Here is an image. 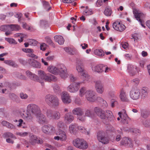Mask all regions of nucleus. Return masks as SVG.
<instances>
[{
	"label": "nucleus",
	"instance_id": "obj_55",
	"mask_svg": "<svg viewBox=\"0 0 150 150\" xmlns=\"http://www.w3.org/2000/svg\"><path fill=\"white\" fill-rule=\"evenodd\" d=\"M17 134L21 137H25L28 135V132H18L17 133Z\"/></svg>",
	"mask_w": 150,
	"mask_h": 150
},
{
	"label": "nucleus",
	"instance_id": "obj_21",
	"mask_svg": "<svg viewBox=\"0 0 150 150\" xmlns=\"http://www.w3.org/2000/svg\"><path fill=\"white\" fill-rule=\"evenodd\" d=\"M133 13L135 17L137 20L139 21L141 23V25L143 27L145 28L144 25L143 24L142 21L140 19L142 18L144 15L143 13L139 12L138 10H135L133 11Z\"/></svg>",
	"mask_w": 150,
	"mask_h": 150
},
{
	"label": "nucleus",
	"instance_id": "obj_64",
	"mask_svg": "<svg viewBox=\"0 0 150 150\" xmlns=\"http://www.w3.org/2000/svg\"><path fill=\"white\" fill-rule=\"evenodd\" d=\"M103 1L102 0H98L97 2V5L98 6H100L103 5Z\"/></svg>",
	"mask_w": 150,
	"mask_h": 150
},
{
	"label": "nucleus",
	"instance_id": "obj_33",
	"mask_svg": "<svg viewBox=\"0 0 150 150\" xmlns=\"http://www.w3.org/2000/svg\"><path fill=\"white\" fill-rule=\"evenodd\" d=\"M85 115L86 116L91 118H93L94 116V114L93 110H87L85 112Z\"/></svg>",
	"mask_w": 150,
	"mask_h": 150
},
{
	"label": "nucleus",
	"instance_id": "obj_15",
	"mask_svg": "<svg viewBox=\"0 0 150 150\" xmlns=\"http://www.w3.org/2000/svg\"><path fill=\"white\" fill-rule=\"evenodd\" d=\"M112 27L115 30L120 32L123 31L126 28L125 25L119 21L114 22L113 23Z\"/></svg>",
	"mask_w": 150,
	"mask_h": 150
},
{
	"label": "nucleus",
	"instance_id": "obj_9",
	"mask_svg": "<svg viewBox=\"0 0 150 150\" xmlns=\"http://www.w3.org/2000/svg\"><path fill=\"white\" fill-rule=\"evenodd\" d=\"M81 83L79 82H73L67 88V91L70 93H75L78 91Z\"/></svg>",
	"mask_w": 150,
	"mask_h": 150
},
{
	"label": "nucleus",
	"instance_id": "obj_29",
	"mask_svg": "<svg viewBox=\"0 0 150 150\" xmlns=\"http://www.w3.org/2000/svg\"><path fill=\"white\" fill-rule=\"evenodd\" d=\"M55 41L60 45H63L64 41L63 38L61 36L56 35L54 37Z\"/></svg>",
	"mask_w": 150,
	"mask_h": 150
},
{
	"label": "nucleus",
	"instance_id": "obj_11",
	"mask_svg": "<svg viewBox=\"0 0 150 150\" xmlns=\"http://www.w3.org/2000/svg\"><path fill=\"white\" fill-rule=\"evenodd\" d=\"M95 92L92 90H88L86 95L87 100L90 102H93L96 100Z\"/></svg>",
	"mask_w": 150,
	"mask_h": 150
},
{
	"label": "nucleus",
	"instance_id": "obj_40",
	"mask_svg": "<svg viewBox=\"0 0 150 150\" xmlns=\"http://www.w3.org/2000/svg\"><path fill=\"white\" fill-rule=\"evenodd\" d=\"M4 62L5 64H7L10 66H11L13 67H16L17 66V64H16L13 61L11 60H5L4 61Z\"/></svg>",
	"mask_w": 150,
	"mask_h": 150
},
{
	"label": "nucleus",
	"instance_id": "obj_23",
	"mask_svg": "<svg viewBox=\"0 0 150 150\" xmlns=\"http://www.w3.org/2000/svg\"><path fill=\"white\" fill-rule=\"evenodd\" d=\"M47 70L49 72L55 75H58L59 74L57 65L56 66L50 65L47 67Z\"/></svg>",
	"mask_w": 150,
	"mask_h": 150
},
{
	"label": "nucleus",
	"instance_id": "obj_5",
	"mask_svg": "<svg viewBox=\"0 0 150 150\" xmlns=\"http://www.w3.org/2000/svg\"><path fill=\"white\" fill-rule=\"evenodd\" d=\"M91 69L93 72L100 74L102 73L104 71L105 73H107L110 70V69L108 67H106V66L102 64L92 65Z\"/></svg>",
	"mask_w": 150,
	"mask_h": 150
},
{
	"label": "nucleus",
	"instance_id": "obj_18",
	"mask_svg": "<svg viewBox=\"0 0 150 150\" xmlns=\"http://www.w3.org/2000/svg\"><path fill=\"white\" fill-rule=\"evenodd\" d=\"M95 112L97 115L102 119H106V112L98 107L94 109Z\"/></svg>",
	"mask_w": 150,
	"mask_h": 150
},
{
	"label": "nucleus",
	"instance_id": "obj_48",
	"mask_svg": "<svg viewBox=\"0 0 150 150\" xmlns=\"http://www.w3.org/2000/svg\"><path fill=\"white\" fill-rule=\"evenodd\" d=\"M130 120V119L128 117H123L121 118V122L123 124H127Z\"/></svg>",
	"mask_w": 150,
	"mask_h": 150
},
{
	"label": "nucleus",
	"instance_id": "obj_35",
	"mask_svg": "<svg viewBox=\"0 0 150 150\" xmlns=\"http://www.w3.org/2000/svg\"><path fill=\"white\" fill-rule=\"evenodd\" d=\"M133 66L131 64H128L127 66V71L130 75L133 76L135 74V73L133 71Z\"/></svg>",
	"mask_w": 150,
	"mask_h": 150
},
{
	"label": "nucleus",
	"instance_id": "obj_7",
	"mask_svg": "<svg viewBox=\"0 0 150 150\" xmlns=\"http://www.w3.org/2000/svg\"><path fill=\"white\" fill-rule=\"evenodd\" d=\"M130 98L134 100H137L140 98V92L139 89L137 88H132L129 93Z\"/></svg>",
	"mask_w": 150,
	"mask_h": 150
},
{
	"label": "nucleus",
	"instance_id": "obj_27",
	"mask_svg": "<svg viewBox=\"0 0 150 150\" xmlns=\"http://www.w3.org/2000/svg\"><path fill=\"white\" fill-rule=\"evenodd\" d=\"M57 135H59L60 140L62 141H65L67 139V136L66 133L61 129L58 130L56 132Z\"/></svg>",
	"mask_w": 150,
	"mask_h": 150
},
{
	"label": "nucleus",
	"instance_id": "obj_2",
	"mask_svg": "<svg viewBox=\"0 0 150 150\" xmlns=\"http://www.w3.org/2000/svg\"><path fill=\"white\" fill-rule=\"evenodd\" d=\"M45 101L49 105L54 107H58L59 104L58 98L55 96L51 94H48L45 96Z\"/></svg>",
	"mask_w": 150,
	"mask_h": 150
},
{
	"label": "nucleus",
	"instance_id": "obj_36",
	"mask_svg": "<svg viewBox=\"0 0 150 150\" xmlns=\"http://www.w3.org/2000/svg\"><path fill=\"white\" fill-rule=\"evenodd\" d=\"M105 112L106 119L110 120V119L111 118L112 120H113L114 117L112 112L109 110H107Z\"/></svg>",
	"mask_w": 150,
	"mask_h": 150
},
{
	"label": "nucleus",
	"instance_id": "obj_56",
	"mask_svg": "<svg viewBox=\"0 0 150 150\" xmlns=\"http://www.w3.org/2000/svg\"><path fill=\"white\" fill-rule=\"evenodd\" d=\"M40 25L42 27H45L47 25V23L45 20H42L40 21Z\"/></svg>",
	"mask_w": 150,
	"mask_h": 150
},
{
	"label": "nucleus",
	"instance_id": "obj_24",
	"mask_svg": "<svg viewBox=\"0 0 150 150\" xmlns=\"http://www.w3.org/2000/svg\"><path fill=\"white\" fill-rule=\"evenodd\" d=\"M74 119V117L71 112L66 113L64 116V120L66 123L70 124Z\"/></svg>",
	"mask_w": 150,
	"mask_h": 150
},
{
	"label": "nucleus",
	"instance_id": "obj_26",
	"mask_svg": "<svg viewBox=\"0 0 150 150\" xmlns=\"http://www.w3.org/2000/svg\"><path fill=\"white\" fill-rule=\"evenodd\" d=\"M23 51L26 53H28V54L27 56L31 57L32 58H33L35 59H37L38 57L34 54L33 53V49L29 48H23L22 49Z\"/></svg>",
	"mask_w": 150,
	"mask_h": 150
},
{
	"label": "nucleus",
	"instance_id": "obj_31",
	"mask_svg": "<svg viewBox=\"0 0 150 150\" xmlns=\"http://www.w3.org/2000/svg\"><path fill=\"white\" fill-rule=\"evenodd\" d=\"M76 69L79 73H82L84 71V68L83 64L81 63H78L76 65Z\"/></svg>",
	"mask_w": 150,
	"mask_h": 150
},
{
	"label": "nucleus",
	"instance_id": "obj_14",
	"mask_svg": "<svg viewBox=\"0 0 150 150\" xmlns=\"http://www.w3.org/2000/svg\"><path fill=\"white\" fill-rule=\"evenodd\" d=\"M120 144L125 146L132 147L134 144L131 139L127 137L123 138L120 142Z\"/></svg>",
	"mask_w": 150,
	"mask_h": 150
},
{
	"label": "nucleus",
	"instance_id": "obj_44",
	"mask_svg": "<svg viewBox=\"0 0 150 150\" xmlns=\"http://www.w3.org/2000/svg\"><path fill=\"white\" fill-rule=\"evenodd\" d=\"M94 53L95 54L100 56L104 55L103 52L101 49H96L94 51Z\"/></svg>",
	"mask_w": 150,
	"mask_h": 150
},
{
	"label": "nucleus",
	"instance_id": "obj_25",
	"mask_svg": "<svg viewBox=\"0 0 150 150\" xmlns=\"http://www.w3.org/2000/svg\"><path fill=\"white\" fill-rule=\"evenodd\" d=\"M29 64L31 66L37 68H40L41 67L40 63L34 59H29L28 60Z\"/></svg>",
	"mask_w": 150,
	"mask_h": 150
},
{
	"label": "nucleus",
	"instance_id": "obj_39",
	"mask_svg": "<svg viewBox=\"0 0 150 150\" xmlns=\"http://www.w3.org/2000/svg\"><path fill=\"white\" fill-rule=\"evenodd\" d=\"M77 129L81 132L83 133H84L86 134H89V132L86 129L81 126H78Z\"/></svg>",
	"mask_w": 150,
	"mask_h": 150
},
{
	"label": "nucleus",
	"instance_id": "obj_22",
	"mask_svg": "<svg viewBox=\"0 0 150 150\" xmlns=\"http://www.w3.org/2000/svg\"><path fill=\"white\" fill-rule=\"evenodd\" d=\"M43 141L40 138H37L35 135H31L30 137V142L32 145L35 143L41 144L43 143Z\"/></svg>",
	"mask_w": 150,
	"mask_h": 150
},
{
	"label": "nucleus",
	"instance_id": "obj_57",
	"mask_svg": "<svg viewBox=\"0 0 150 150\" xmlns=\"http://www.w3.org/2000/svg\"><path fill=\"white\" fill-rule=\"evenodd\" d=\"M139 80L138 79H133L132 81V83L134 85H137L139 83Z\"/></svg>",
	"mask_w": 150,
	"mask_h": 150
},
{
	"label": "nucleus",
	"instance_id": "obj_46",
	"mask_svg": "<svg viewBox=\"0 0 150 150\" xmlns=\"http://www.w3.org/2000/svg\"><path fill=\"white\" fill-rule=\"evenodd\" d=\"M112 11L111 9L108 8H106L104 11V14L107 16H110L112 13Z\"/></svg>",
	"mask_w": 150,
	"mask_h": 150
},
{
	"label": "nucleus",
	"instance_id": "obj_10",
	"mask_svg": "<svg viewBox=\"0 0 150 150\" xmlns=\"http://www.w3.org/2000/svg\"><path fill=\"white\" fill-rule=\"evenodd\" d=\"M97 139L100 142L103 144H107L109 141V139L105 136V133L102 131H99L97 134Z\"/></svg>",
	"mask_w": 150,
	"mask_h": 150
},
{
	"label": "nucleus",
	"instance_id": "obj_12",
	"mask_svg": "<svg viewBox=\"0 0 150 150\" xmlns=\"http://www.w3.org/2000/svg\"><path fill=\"white\" fill-rule=\"evenodd\" d=\"M42 132L46 134L52 133L55 132V128L50 125H47L42 127Z\"/></svg>",
	"mask_w": 150,
	"mask_h": 150
},
{
	"label": "nucleus",
	"instance_id": "obj_8",
	"mask_svg": "<svg viewBox=\"0 0 150 150\" xmlns=\"http://www.w3.org/2000/svg\"><path fill=\"white\" fill-rule=\"evenodd\" d=\"M57 65L59 74L62 78L65 79L67 76V69L65 65L63 64H58Z\"/></svg>",
	"mask_w": 150,
	"mask_h": 150
},
{
	"label": "nucleus",
	"instance_id": "obj_45",
	"mask_svg": "<svg viewBox=\"0 0 150 150\" xmlns=\"http://www.w3.org/2000/svg\"><path fill=\"white\" fill-rule=\"evenodd\" d=\"M87 91L85 87L81 88L79 90V95L82 97L85 95H86L87 93Z\"/></svg>",
	"mask_w": 150,
	"mask_h": 150
},
{
	"label": "nucleus",
	"instance_id": "obj_53",
	"mask_svg": "<svg viewBox=\"0 0 150 150\" xmlns=\"http://www.w3.org/2000/svg\"><path fill=\"white\" fill-rule=\"evenodd\" d=\"M78 119L81 121L84 122L86 120V116L85 115H79L78 117Z\"/></svg>",
	"mask_w": 150,
	"mask_h": 150
},
{
	"label": "nucleus",
	"instance_id": "obj_54",
	"mask_svg": "<svg viewBox=\"0 0 150 150\" xmlns=\"http://www.w3.org/2000/svg\"><path fill=\"white\" fill-rule=\"evenodd\" d=\"M53 87L54 90L55 92H58L60 90V88L59 86L56 84H54L53 85Z\"/></svg>",
	"mask_w": 150,
	"mask_h": 150
},
{
	"label": "nucleus",
	"instance_id": "obj_49",
	"mask_svg": "<svg viewBox=\"0 0 150 150\" xmlns=\"http://www.w3.org/2000/svg\"><path fill=\"white\" fill-rule=\"evenodd\" d=\"M64 123L63 122L60 121L58 122L57 125V128L58 129V130L64 128Z\"/></svg>",
	"mask_w": 150,
	"mask_h": 150
},
{
	"label": "nucleus",
	"instance_id": "obj_1",
	"mask_svg": "<svg viewBox=\"0 0 150 150\" xmlns=\"http://www.w3.org/2000/svg\"><path fill=\"white\" fill-rule=\"evenodd\" d=\"M27 75L30 79L35 81L42 83L43 81L48 82L55 81L57 80V78L54 76L50 74H46L45 71L41 70L38 71V76L33 74L30 71H28L26 72Z\"/></svg>",
	"mask_w": 150,
	"mask_h": 150
},
{
	"label": "nucleus",
	"instance_id": "obj_4",
	"mask_svg": "<svg viewBox=\"0 0 150 150\" xmlns=\"http://www.w3.org/2000/svg\"><path fill=\"white\" fill-rule=\"evenodd\" d=\"M73 144L76 147L80 149L84 150L88 147L87 142L83 139L77 138L73 141Z\"/></svg>",
	"mask_w": 150,
	"mask_h": 150
},
{
	"label": "nucleus",
	"instance_id": "obj_62",
	"mask_svg": "<svg viewBox=\"0 0 150 150\" xmlns=\"http://www.w3.org/2000/svg\"><path fill=\"white\" fill-rule=\"evenodd\" d=\"M44 5L45 6L46 8L48 9V11H49L50 10L51 8V7L49 6L48 2L46 1L44 2Z\"/></svg>",
	"mask_w": 150,
	"mask_h": 150
},
{
	"label": "nucleus",
	"instance_id": "obj_16",
	"mask_svg": "<svg viewBox=\"0 0 150 150\" xmlns=\"http://www.w3.org/2000/svg\"><path fill=\"white\" fill-rule=\"evenodd\" d=\"M69 94L67 92H63L61 98L63 102L65 104H69L71 102V99Z\"/></svg>",
	"mask_w": 150,
	"mask_h": 150
},
{
	"label": "nucleus",
	"instance_id": "obj_20",
	"mask_svg": "<svg viewBox=\"0 0 150 150\" xmlns=\"http://www.w3.org/2000/svg\"><path fill=\"white\" fill-rule=\"evenodd\" d=\"M39 122L42 124L47 123L48 122L45 116L42 114L41 112L35 115Z\"/></svg>",
	"mask_w": 150,
	"mask_h": 150
},
{
	"label": "nucleus",
	"instance_id": "obj_50",
	"mask_svg": "<svg viewBox=\"0 0 150 150\" xmlns=\"http://www.w3.org/2000/svg\"><path fill=\"white\" fill-rule=\"evenodd\" d=\"M18 122L19 123L17 125L18 127H20L22 126L23 128H25L26 127L23 126V125L25 124V122H24L23 120L22 119H20L18 120Z\"/></svg>",
	"mask_w": 150,
	"mask_h": 150
},
{
	"label": "nucleus",
	"instance_id": "obj_13",
	"mask_svg": "<svg viewBox=\"0 0 150 150\" xmlns=\"http://www.w3.org/2000/svg\"><path fill=\"white\" fill-rule=\"evenodd\" d=\"M11 88V85L8 82H6L3 84L1 83L0 84V91L1 90L3 93H6L9 92Z\"/></svg>",
	"mask_w": 150,
	"mask_h": 150
},
{
	"label": "nucleus",
	"instance_id": "obj_17",
	"mask_svg": "<svg viewBox=\"0 0 150 150\" xmlns=\"http://www.w3.org/2000/svg\"><path fill=\"white\" fill-rule=\"evenodd\" d=\"M120 98L121 101L122 102H129L127 95L125 91L123 89H121L120 91Z\"/></svg>",
	"mask_w": 150,
	"mask_h": 150
},
{
	"label": "nucleus",
	"instance_id": "obj_6",
	"mask_svg": "<svg viewBox=\"0 0 150 150\" xmlns=\"http://www.w3.org/2000/svg\"><path fill=\"white\" fill-rule=\"evenodd\" d=\"M27 110L35 116L41 112V109L39 106L38 105L33 103H30L27 106Z\"/></svg>",
	"mask_w": 150,
	"mask_h": 150
},
{
	"label": "nucleus",
	"instance_id": "obj_41",
	"mask_svg": "<svg viewBox=\"0 0 150 150\" xmlns=\"http://www.w3.org/2000/svg\"><path fill=\"white\" fill-rule=\"evenodd\" d=\"M53 112V110L50 109L47 110L46 112V115L47 117L50 120L52 119Z\"/></svg>",
	"mask_w": 150,
	"mask_h": 150
},
{
	"label": "nucleus",
	"instance_id": "obj_52",
	"mask_svg": "<svg viewBox=\"0 0 150 150\" xmlns=\"http://www.w3.org/2000/svg\"><path fill=\"white\" fill-rule=\"evenodd\" d=\"M142 96L143 98L145 97L147 95V90L146 89H142L141 91Z\"/></svg>",
	"mask_w": 150,
	"mask_h": 150
},
{
	"label": "nucleus",
	"instance_id": "obj_42",
	"mask_svg": "<svg viewBox=\"0 0 150 150\" xmlns=\"http://www.w3.org/2000/svg\"><path fill=\"white\" fill-rule=\"evenodd\" d=\"M85 15H89L93 13L92 10L91 9H89L88 6L86 7V9L84 11L83 13Z\"/></svg>",
	"mask_w": 150,
	"mask_h": 150
},
{
	"label": "nucleus",
	"instance_id": "obj_47",
	"mask_svg": "<svg viewBox=\"0 0 150 150\" xmlns=\"http://www.w3.org/2000/svg\"><path fill=\"white\" fill-rule=\"evenodd\" d=\"M4 137L5 138H7L10 137L11 138H13L14 139H16L15 136L13 135L12 133L10 132H6L4 134Z\"/></svg>",
	"mask_w": 150,
	"mask_h": 150
},
{
	"label": "nucleus",
	"instance_id": "obj_61",
	"mask_svg": "<svg viewBox=\"0 0 150 150\" xmlns=\"http://www.w3.org/2000/svg\"><path fill=\"white\" fill-rule=\"evenodd\" d=\"M144 125L146 127H148L150 126V120H146L144 122Z\"/></svg>",
	"mask_w": 150,
	"mask_h": 150
},
{
	"label": "nucleus",
	"instance_id": "obj_34",
	"mask_svg": "<svg viewBox=\"0 0 150 150\" xmlns=\"http://www.w3.org/2000/svg\"><path fill=\"white\" fill-rule=\"evenodd\" d=\"M10 25V30L18 31L20 29V26L16 24H11Z\"/></svg>",
	"mask_w": 150,
	"mask_h": 150
},
{
	"label": "nucleus",
	"instance_id": "obj_28",
	"mask_svg": "<svg viewBox=\"0 0 150 150\" xmlns=\"http://www.w3.org/2000/svg\"><path fill=\"white\" fill-rule=\"evenodd\" d=\"M72 113L75 115H83V110L80 107L74 108L72 110Z\"/></svg>",
	"mask_w": 150,
	"mask_h": 150
},
{
	"label": "nucleus",
	"instance_id": "obj_30",
	"mask_svg": "<svg viewBox=\"0 0 150 150\" xmlns=\"http://www.w3.org/2000/svg\"><path fill=\"white\" fill-rule=\"evenodd\" d=\"M77 128V125L76 123H72L69 126V131L71 134H74L76 132V129Z\"/></svg>",
	"mask_w": 150,
	"mask_h": 150
},
{
	"label": "nucleus",
	"instance_id": "obj_32",
	"mask_svg": "<svg viewBox=\"0 0 150 150\" xmlns=\"http://www.w3.org/2000/svg\"><path fill=\"white\" fill-rule=\"evenodd\" d=\"M60 114L59 112L57 111H54L51 120H58L60 118Z\"/></svg>",
	"mask_w": 150,
	"mask_h": 150
},
{
	"label": "nucleus",
	"instance_id": "obj_59",
	"mask_svg": "<svg viewBox=\"0 0 150 150\" xmlns=\"http://www.w3.org/2000/svg\"><path fill=\"white\" fill-rule=\"evenodd\" d=\"M20 97L22 99H25L28 97V96L26 94L21 93L20 94Z\"/></svg>",
	"mask_w": 150,
	"mask_h": 150
},
{
	"label": "nucleus",
	"instance_id": "obj_51",
	"mask_svg": "<svg viewBox=\"0 0 150 150\" xmlns=\"http://www.w3.org/2000/svg\"><path fill=\"white\" fill-rule=\"evenodd\" d=\"M5 39L6 41L10 44H16L17 43V42L13 39L11 38H6Z\"/></svg>",
	"mask_w": 150,
	"mask_h": 150
},
{
	"label": "nucleus",
	"instance_id": "obj_38",
	"mask_svg": "<svg viewBox=\"0 0 150 150\" xmlns=\"http://www.w3.org/2000/svg\"><path fill=\"white\" fill-rule=\"evenodd\" d=\"M81 75L84 81H87L90 78L89 75L85 71L81 74Z\"/></svg>",
	"mask_w": 150,
	"mask_h": 150
},
{
	"label": "nucleus",
	"instance_id": "obj_58",
	"mask_svg": "<svg viewBox=\"0 0 150 150\" xmlns=\"http://www.w3.org/2000/svg\"><path fill=\"white\" fill-rule=\"evenodd\" d=\"M17 76L18 78L21 79L25 80L26 79V77L22 74H18Z\"/></svg>",
	"mask_w": 150,
	"mask_h": 150
},
{
	"label": "nucleus",
	"instance_id": "obj_19",
	"mask_svg": "<svg viewBox=\"0 0 150 150\" xmlns=\"http://www.w3.org/2000/svg\"><path fill=\"white\" fill-rule=\"evenodd\" d=\"M95 87L97 92L99 94H102L103 92L104 89L103 83L100 81H97L95 84Z\"/></svg>",
	"mask_w": 150,
	"mask_h": 150
},
{
	"label": "nucleus",
	"instance_id": "obj_37",
	"mask_svg": "<svg viewBox=\"0 0 150 150\" xmlns=\"http://www.w3.org/2000/svg\"><path fill=\"white\" fill-rule=\"evenodd\" d=\"M141 115L142 117L144 118H147L149 115V112L144 110H141Z\"/></svg>",
	"mask_w": 150,
	"mask_h": 150
},
{
	"label": "nucleus",
	"instance_id": "obj_43",
	"mask_svg": "<svg viewBox=\"0 0 150 150\" xmlns=\"http://www.w3.org/2000/svg\"><path fill=\"white\" fill-rule=\"evenodd\" d=\"M0 30L3 31H9L10 30V25H2L0 27Z\"/></svg>",
	"mask_w": 150,
	"mask_h": 150
},
{
	"label": "nucleus",
	"instance_id": "obj_3",
	"mask_svg": "<svg viewBox=\"0 0 150 150\" xmlns=\"http://www.w3.org/2000/svg\"><path fill=\"white\" fill-rule=\"evenodd\" d=\"M19 113L24 121L27 123L33 122L34 115L31 113L23 108L19 110Z\"/></svg>",
	"mask_w": 150,
	"mask_h": 150
},
{
	"label": "nucleus",
	"instance_id": "obj_63",
	"mask_svg": "<svg viewBox=\"0 0 150 150\" xmlns=\"http://www.w3.org/2000/svg\"><path fill=\"white\" fill-rule=\"evenodd\" d=\"M30 45H36V42L33 40H30L29 42Z\"/></svg>",
	"mask_w": 150,
	"mask_h": 150
},
{
	"label": "nucleus",
	"instance_id": "obj_60",
	"mask_svg": "<svg viewBox=\"0 0 150 150\" xmlns=\"http://www.w3.org/2000/svg\"><path fill=\"white\" fill-rule=\"evenodd\" d=\"M69 78L71 81L72 82L75 81L77 80V78L74 76L73 75L71 74L70 75Z\"/></svg>",
	"mask_w": 150,
	"mask_h": 150
}]
</instances>
